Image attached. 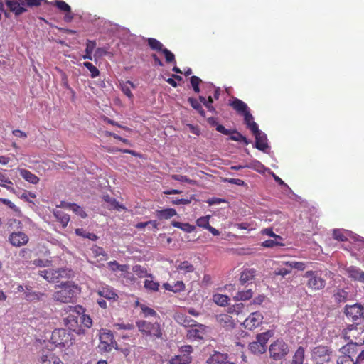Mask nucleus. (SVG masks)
I'll list each match as a JSON object with an SVG mask.
<instances>
[{"mask_svg":"<svg viewBox=\"0 0 364 364\" xmlns=\"http://www.w3.org/2000/svg\"><path fill=\"white\" fill-rule=\"evenodd\" d=\"M60 289L53 294V299L60 303H73L80 293V288L73 282H62Z\"/></svg>","mask_w":364,"mask_h":364,"instance_id":"1","label":"nucleus"},{"mask_svg":"<svg viewBox=\"0 0 364 364\" xmlns=\"http://www.w3.org/2000/svg\"><path fill=\"white\" fill-rule=\"evenodd\" d=\"M304 277L306 279V286L312 291H319L325 288L326 280L318 271L309 270L305 272Z\"/></svg>","mask_w":364,"mask_h":364,"instance_id":"2","label":"nucleus"},{"mask_svg":"<svg viewBox=\"0 0 364 364\" xmlns=\"http://www.w3.org/2000/svg\"><path fill=\"white\" fill-rule=\"evenodd\" d=\"M289 352V346L282 339H277L269 347V357L276 361L284 359Z\"/></svg>","mask_w":364,"mask_h":364,"instance_id":"3","label":"nucleus"},{"mask_svg":"<svg viewBox=\"0 0 364 364\" xmlns=\"http://www.w3.org/2000/svg\"><path fill=\"white\" fill-rule=\"evenodd\" d=\"M343 313L348 320L356 324L364 321V305L360 303L346 305Z\"/></svg>","mask_w":364,"mask_h":364,"instance_id":"4","label":"nucleus"},{"mask_svg":"<svg viewBox=\"0 0 364 364\" xmlns=\"http://www.w3.org/2000/svg\"><path fill=\"white\" fill-rule=\"evenodd\" d=\"M73 335L63 328L55 329L50 337V341L59 347L69 346L73 344Z\"/></svg>","mask_w":364,"mask_h":364,"instance_id":"5","label":"nucleus"},{"mask_svg":"<svg viewBox=\"0 0 364 364\" xmlns=\"http://www.w3.org/2000/svg\"><path fill=\"white\" fill-rule=\"evenodd\" d=\"M343 336L350 343H353L358 346L364 344V331L363 330V327L349 325L348 327L343 331Z\"/></svg>","mask_w":364,"mask_h":364,"instance_id":"6","label":"nucleus"},{"mask_svg":"<svg viewBox=\"0 0 364 364\" xmlns=\"http://www.w3.org/2000/svg\"><path fill=\"white\" fill-rule=\"evenodd\" d=\"M332 353L331 348L321 345L312 349L311 358L316 364H324L331 361Z\"/></svg>","mask_w":364,"mask_h":364,"instance_id":"7","label":"nucleus"},{"mask_svg":"<svg viewBox=\"0 0 364 364\" xmlns=\"http://www.w3.org/2000/svg\"><path fill=\"white\" fill-rule=\"evenodd\" d=\"M139 330L144 335L153 338L159 337V324L157 323H151L146 321L136 322Z\"/></svg>","mask_w":364,"mask_h":364,"instance_id":"8","label":"nucleus"},{"mask_svg":"<svg viewBox=\"0 0 364 364\" xmlns=\"http://www.w3.org/2000/svg\"><path fill=\"white\" fill-rule=\"evenodd\" d=\"M206 332L207 326L196 322V325L187 331L186 338L190 341H200L204 338Z\"/></svg>","mask_w":364,"mask_h":364,"instance_id":"9","label":"nucleus"},{"mask_svg":"<svg viewBox=\"0 0 364 364\" xmlns=\"http://www.w3.org/2000/svg\"><path fill=\"white\" fill-rule=\"evenodd\" d=\"M64 274H67L64 269H49L39 272V274L50 282H58L60 278L64 277Z\"/></svg>","mask_w":364,"mask_h":364,"instance_id":"10","label":"nucleus"},{"mask_svg":"<svg viewBox=\"0 0 364 364\" xmlns=\"http://www.w3.org/2000/svg\"><path fill=\"white\" fill-rule=\"evenodd\" d=\"M263 321V315L259 311L251 313L244 321L243 326L247 330H252L258 327Z\"/></svg>","mask_w":364,"mask_h":364,"instance_id":"11","label":"nucleus"},{"mask_svg":"<svg viewBox=\"0 0 364 364\" xmlns=\"http://www.w3.org/2000/svg\"><path fill=\"white\" fill-rule=\"evenodd\" d=\"M215 320L218 326L227 331L233 329L236 325L235 319L227 313L216 315Z\"/></svg>","mask_w":364,"mask_h":364,"instance_id":"12","label":"nucleus"},{"mask_svg":"<svg viewBox=\"0 0 364 364\" xmlns=\"http://www.w3.org/2000/svg\"><path fill=\"white\" fill-rule=\"evenodd\" d=\"M52 6H56L60 11L65 12L64 21L70 22L74 18V14L71 11V7L63 0H54L50 3Z\"/></svg>","mask_w":364,"mask_h":364,"instance_id":"13","label":"nucleus"},{"mask_svg":"<svg viewBox=\"0 0 364 364\" xmlns=\"http://www.w3.org/2000/svg\"><path fill=\"white\" fill-rule=\"evenodd\" d=\"M40 363L41 364H63L60 358L50 350H42Z\"/></svg>","mask_w":364,"mask_h":364,"instance_id":"14","label":"nucleus"},{"mask_svg":"<svg viewBox=\"0 0 364 364\" xmlns=\"http://www.w3.org/2000/svg\"><path fill=\"white\" fill-rule=\"evenodd\" d=\"M5 4L10 11L16 16H20L27 11L23 0H5Z\"/></svg>","mask_w":364,"mask_h":364,"instance_id":"15","label":"nucleus"},{"mask_svg":"<svg viewBox=\"0 0 364 364\" xmlns=\"http://www.w3.org/2000/svg\"><path fill=\"white\" fill-rule=\"evenodd\" d=\"M9 241L14 247H21L28 243V237L22 232H14L9 235Z\"/></svg>","mask_w":364,"mask_h":364,"instance_id":"16","label":"nucleus"},{"mask_svg":"<svg viewBox=\"0 0 364 364\" xmlns=\"http://www.w3.org/2000/svg\"><path fill=\"white\" fill-rule=\"evenodd\" d=\"M255 137L254 146L262 151H265L268 148L267 137L265 134L257 129V132H252Z\"/></svg>","mask_w":364,"mask_h":364,"instance_id":"17","label":"nucleus"},{"mask_svg":"<svg viewBox=\"0 0 364 364\" xmlns=\"http://www.w3.org/2000/svg\"><path fill=\"white\" fill-rule=\"evenodd\" d=\"M97 294L109 301H117L119 298L114 288L108 285L102 286L98 289Z\"/></svg>","mask_w":364,"mask_h":364,"instance_id":"18","label":"nucleus"},{"mask_svg":"<svg viewBox=\"0 0 364 364\" xmlns=\"http://www.w3.org/2000/svg\"><path fill=\"white\" fill-rule=\"evenodd\" d=\"M228 356L226 353L215 352L208 358V363L210 364H235L228 360Z\"/></svg>","mask_w":364,"mask_h":364,"instance_id":"19","label":"nucleus"},{"mask_svg":"<svg viewBox=\"0 0 364 364\" xmlns=\"http://www.w3.org/2000/svg\"><path fill=\"white\" fill-rule=\"evenodd\" d=\"M347 272L351 279L364 283V272L360 268L350 266L347 269Z\"/></svg>","mask_w":364,"mask_h":364,"instance_id":"20","label":"nucleus"},{"mask_svg":"<svg viewBox=\"0 0 364 364\" xmlns=\"http://www.w3.org/2000/svg\"><path fill=\"white\" fill-rule=\"evenodd\" d=\"M176 269L179 273H181L183 274L192 273L195 271L194 266L188 261H177L176 264Z\"/></svg>","mask_w":364,"mask_h":364,"instance_id":"21","label":"nucleus"},{"mask_svg":"<svg viewBox=\"0 0 364 364\" xmlns=\"http://www.w3.org/2000/svg\"><path fill=\"white\" fill-rule=\"evenodd\" d=\"M103 200L106 203V207L109 210H120L124 209V206L120 205L114 198L110 197L109 195H105L102 197Z\"/></svg>","mask_w":364,"mask_h":364,"instance_id":"22","label":"nucleus"},{"mask_svg":"<svg viewBox=\"0 0 364 364\" xmlns=\"http://www.w3.org/2000/svg\"><path fill=\"white\" fill-rule=\"evenodd\" d=\"M176 321L181 325L186 327H192L196 325V321L183 314H177L175 316Z\"/></svg>","mask_w":364,"mask_h":364,"instance_id":"23","label":"nucleus"},{"mask_svg":"<svg viewBox=\"0 0 364 364\" xmlns=\"http://www.w3.org/2000/svg\"><path fill=\"white\" fill-rule=\"evenodd\" d=\"M18 171L21 176L26 181L32 184H37L39 182V178L28 170L25 168H18Z\"/></svg>","mask_w":364,"mask_h":364,"instance_id":"24","label":"nucleus"},{"mask_svg":"<svg viewBox=\"0 0 364 364\" xmlns=\"http://www.w3.org/2000/svg\"><path fill=\"white\" fill-rule=\"evenodd\" d=\"M231 107L238 113L244 114L249 111L247 105L241 100L234 99L230 104Z\"/></svg>","mask_w":364,"mask_h":364,"instance_id":"25","label":"nucleus"},{"mask_svg":"<svg viewBox=\"0 0 364 364\" xmlns=\"http://www.w3.org/2000/svg\"><path fill=\"white\" fill-rule=\"evenodd\" d=\"M242 115L244 116V121L247 127L249 128L252 132H257V129H259L258 125L254 121V118L250 111L246 112V113Z\"/></svg>","mask_w":364,"mask_h":364,"instance_id":"26","label":"nucleus"},{"mask_svg":"<svg viewBox=\"0 0 364 364\" xmlns=\"http://www.w3.org/2000/svg\"><path fill=\"white\" fill-rule=\"evenodd\" d=\"M230 132V139L234 141L243 142L245 145L249 144V140L237 129H228Z\"/></svg>","mask_w":364,"mask_h":364,"instance_id":"27","label":"nucleus"},{"mask_svg":"<svg viewBox=\"0 0 364 364\" xmlns=\"http://www.w3.org/2000/svg\"><path fill=\"white\" fill-rule=\"evenodd\" d=\"M163 287L166 290H168L174 293L183 291L185 289V284L182 281H177L173 285L169 283H164Z\"/></svg>","mask_w":364,"mask_h":364,"instance_id":"28","label":"nucleus"},{"mask_svg":"<svg viewBox=\"0 0 364 364\" xmlns=\"http://www.w3.org/2000/svg\"><path fill=\"white\" fill-rule=\"evenodd\" d=\"M255 269H246L242 271L240 274V282L242 284H245L250 281L252 280L255 276Z\"/></svg>","mask_w":364,"mask_h":364,"instance_id":"29","label":"nucleus"},{"mask_svg":"<svg viewBox=\"0 0 364 364\" xmlns=\"http://www.w3.org/2000/svg\"><path fill=\"white\" fill-rule=\"evenodd\" d=\"M93 256L97 259V261H105L107 259V254L101 247L94 245L91 248Z\"/></svg>","mask_w":364,"mask_h":364,"instance_id":"30","label":"nucleus"},{"mask_svg":"<svg viewBox=\"0 0 364 364\" xmlns=\"http://www.w3.org/2000/svg\"><path fill=\"white\" fill-rule=\"evenodd\" d=\"M305 358V349L302 346H299L292 358L291 364H303Z\"/></svg>","mask_w":364,"mask_h":364,"instance_id":"31","label":"nucleus"},{"mask_svg":"<svg viewBox=\"0 0 364 364\" xmlns=\"http://www.w3.org/2000/svg\"><path fill=\"white\" fill-rule=\"evenodd\" d=\"M274 335L272 331L268 330L265 332L259 333L257 335L256 341L258 343L263 345L264 347H267V343L268 341L272 338Z\"/></svg>","mask_w":364,"mask_h":364,"instance_id":"32","label":"nucleus"},{"mask_svg":"<svg viewBox=\"0 0 364 364\" xmlns=\"http://www.w3.org/2000/svg\"><path fill=\"white\" fill-rule=\"evenodd\" d=\"M192 362L191 355H175L170 360V364H191Z\"/></svg>","mask_w":364,"mask_h":364,"instance_id":"33","label":"nucleus"},{"mask_svg":"<svg viewBox=\"0 0 364 364\" xmlns=\"http://www.w3.org/2000/svg\"><path fill=\"white\" fill-rule=\"evenodd\" d=\"M348 292L344 289H337L334 291L333 298L337 303H343L347 301Z\"/></svg>","mask_w":364,"mask_h":364,"instance_id":"34","label":"nucleus"},{"mask_svg":"<svg viewBox=\"0 0 364 364\" xmlns=\"http://www.w3.org/2000/svg\"><path fill=\"white\" fill-rule=\"evenodd\" d=\"M249 349L252 353L260 355L266 352L267 347H264L263 345L258 343L257 341H255L250 343Z\"/></svg>","mask_w":364,"mask_h":364,"instance_id":"35","label":"nucleus"},{"mask_svg":"<svg viewBox=\"0 0 364 364\" xmlns=\"http://www.w3.org/2000/svg\"><path fill=\"white\" fill-rule=\"evenodd\" d=\"M113 336L112 333H104L100 336V341L102 344H105L103 348L106 351H109L111 350L110 345L113 342Z\"/></svg>","mask_w":364,"mask_h":364,"instance_id":"36","label":"nucleus"},{"mask_svg":"<svg viewBox=\"0 0 364 364\" xmlns=\"http://www.w3.org/2000/svg\"><path fill=\"white\" fill-rule=\"evenodd\" d=\"M135 307H139L144 317L155 316L156 312L151 308L146 306L145 304H141L139 300L135 301Z\"/></svg>","mask_w":364,"mask_h":364,"instance_id":"37","label":"nucleus"},{"mask_svg":"<svg viewBox=\"0 0 364 364\" xmlns=\"http://www.w3.org/2000/svg\"><path fill=\"white\" fill-rule=\"evenodd\" d=\"M208 124L212 126V127H215V129L224 134V135H228L230 132L228 131V129H226L223 125L222 124H218V121H217V119L215 118V117H209L208 119Z\"/></svg>","mask_w":364,"mask_h":364,"instance_id":"38","label":"nucleus"},{"mask_svg":"<svg viewBox=\"0 0 364 364\" xmlns=\"http://www.w3.org/2000/svg\"><path fill=\"white\" fill-rule=\"evenodd\" d=\"M53 213L56 219L62 224L63 227H66L70 220V216L60 210H55Z\"/></svg>","mask_w":364,"mask_h":364,"instance_id":"39","label":"nucleus"},{"mask_svg":"<svg viewBox=\"0 0 364 364\" xmlns=\"http://www.w3.org/2000/svg\"><path fill=\"white\" fill-rule=\"evenodd\" d=\"M171 225L173 227L180 228L181 230L187 233H191L195 230V226L191 225L188 223H183L177 221H172Z\"/></svg>","mask_w":364,"mask_h":364,"instance_id":"40","label":"nucleus"},{"mask_svg":"<svg viewBox=\"0 0 364 364\" xmlns=\"http://www.w3.org/2000/svg\"><path fill=\"white\" fill-rule=\"evenodd\" d=\"M358 346L353 344V343H348L346 346H343L341 350V353L344 355H355V358L356 357L358 350H357Z\"/></svg>","mask_w":364,"mask_h":364,"instance_id":"41","label":"nucleus"},{"mask_svg":"<svg viewBox=\"0 0 364 364\" xmlns=\"http://www.w3.org/2000/svg\"><path fill=\"white\" fill-rule=\"evenodd\" d=\"M161 53H162L164 55V58L166 59V62L167 63H176L175 55L174 54L168 50L166 48L163 47V45L161 43Z\"/></svg>","mask_w":364,"mask_h":364,"instance_id":"42","label":"nucleus"},{"mask_svg":"<svg viewBox=\"0 0 364 364\" xmlns=\"http://www.w3.org/2000/svg\"><path fill=\"white\" fill-rule=\"evenodd\" d=\"M253 295L252 291L251 289H247L245 291H240L235 296L234 299L236 301H246L252 298Z\"/></svg>","mask_w":364,"mask_h":364,"instance_id":"43","label":"nucleus"},{"mask_svg":"<svg viewBox=\"0 0 364 364\" xmlns=\"http://www.w3.org/2000/svg\"><path fill=\"white\" fill-rule=\"evenodd\" d=\"M188 101L194 109H196L202 117H205V111L198 100L193 97H189Z\"/></svg>","mask_w":364,"mask_h":364,"instance_id":"44","label":"nucleus"},{"mask_svg":"<svg viewBox=\"0 0 364 364\" xmlns=\"http://www.w3.org/2000/svg\"><path fill=\"white\" fill-rule=\"evenodd\" d=\"M213 301L218 305L225 306L228 304L230 298L226 295L217 294L213 296Z\"/></svg>","mask_w":364,"mask_h":364,"instance_id":"45","label":"nucleus"},{"mask_svg":"<svg viewBox=\"0 0 364 364\" xmlns=\"http://www.w3.org/2000/svg\"><path fill=\"white\" fill-rule=\"evenodd\" d=\"M337 364H356L355 362V355H340L337 360Z\"/></svg>","mask_w":364,"mask_h":364,"instance_id":"46","label":"nucleus"},{"mask_svg":"<svg viewBox=\"0 0 364 364\" xmlns=\"http://www.w3.org/2000/svg\"><path fill=\"white\" fill-rule=\"evenodd\" d=\"M96 43L95 41L87 40L86 43V49L85 53L86 54L83 56L84 59H89L92 60V53L95 48Z\"/></svg>","mask_w":364,"mask_h":364,"instance_id":"47","label":"nucleus"},{"mask_svg":"<svg viewBox=\"0 0 364 364\" xmlns=\"http://www.w3.org/2000/svg\"><path fill=\"white\" fill-rule=\"evenodd\" d=\"M247 168H252L259 173H264L265 170V166L257 160H254L250 164H247Z\"/></svg>","mask_w":364,"mask_h":364,"instance_id":"48","label":"nucleus"},{"mask_svg":"<svg viewBox=\"0 0 364 364\" xmlns=\"http://www.w3.org/2000/svg\"><path fill=\"white\" fill-rule=\"evenodd\" d=\"M83 65L90 72L92 78H95L100 75L99 70L90 62H84Z\"/></svg>","mask_w":364,"mask_h":364,"instance_id":"49","label":"nucleus"},{"mask_svg":"<svg viewBox=\"0 0 364 364\" xmlns=\"http://www.w3.org/2000/svg\"><path fill=\"white\" fill-rule=\"evenodd\" d=\"M24 7L26 9L28 8H33V7H38L41 6L43 2L47 3V0H23Z\"/></svg>","mask_w":364,"mask_h":364,"instance_id":"50","label":"nucleus"},{"mask_svg":"<svg viewBox=\"0 0 364 364\" xmlns=\"http://www.w3.org/2000/svg\"><path fill=\"white\" fill-rule=\"evenodd\" d=\"M68 206L77 215H80L81 218H85L87 216L86 213L83 210V209L77 205L75 203H69Z\"/></svg>","mask_w":364,"mask_h":364,"instance_id":"51","label":"nucleus"},{"mask_svg":"<svg viewBox=\"0 0 364 364\" xmlns=\"http://www.w3.org/2000/svg\"><path fill=\"white\" fill-rule=\"evenodd\" d=\"M279 239H269L264 241L262 243V246L264 247H273L275 246H283L284 244L279 242Z\"/></svg>","mask_w":364,"mask_h":364,"instance_id":"52","label":"nucleus"},{"mask_svg":"<svg viewBox=\"0 0 364 364\" xmlns=\"http://www.w3.org/2000/svg\"><path fill=\"white\" fill-rule=\"evenodd\" d=\"M210 216L206 215L199 218L196 220V225L200 227L205 229H207L208 225H210L209 220Z\"/></svg>","mask_w":364,"mask_h":364,"instance_id":"53","label":"nucleus"},{"mask_svg":"<svg viewBox=\"0 0 364 364\" xmlns=\"http://www.w3.org/2000/svg\"><path fill=\"white\" fill-rule=\"evenodd\" d=\"M176 215V211L173 208L161 210V218L169 219Z\"/></svg>","mask_w":364,"mask_h":364,"instance_id":"54","label":"nucleus"},{"mask_svg":"<svg viewBox=\"0 0 364 364\" xmlns=\"http://www.w3.org/2000/svg\"><path fill=\"white\" fill-rule=\"evenodd\" d=\"M130 85L131 87H132L133 88L135 87L134 85L133 84V82H132L131 81H127L126 82V84L123 85L122 86V90L123 92V93L127 96L128 97L129 99H132L133 98V94L130 90V88L127 86V85Z\"/></svg>","mask_w":364,"mask_h":364,"instance_id":"55","label":"nucleus"},{"mask_svg":"<svg viewBox=\"0 0 364 364\" xmlns=\"http://www.w3.org/2000/svg\"><path fill=\"white\" fill-rule=\"evenodd\" d=\"M190 82L194 92L198 93L200 92L199 85L202 80L197 76H192L190 79Z\"/></svg>","mask_w":364,"mask_h":364,"instance_id":"56","label":"nucleus"},{"mask_svg":"<svg viewBox=\"0 0 364 364\" xmlns=\"http://www.w3.org/2000/svg\"><path fill=\"white\" fill-rule=\"evenodd\" d=\"M172 178H173L176 181H178L180 182H186V183H187L188 184H191V185L196 184V181L188 178L186 176L173 175Z\"/></svg>","mask_w":364,"mask_h":364,"instance_id":"57","label":"nucleus"},{"mask_svg":"<svg viewBox=\"0 0 364 364\" xmlns=\"http://www.w3.org/2000/svg\"><path fill=\"white\" fill-rule=\"evenodd\" d=\"M0 202H1L3 204L7 205L9 208L12 209L15 213L17 214L21 213V210L19 208L16 206L11 200L6 198H0Z\"/></svg>","mask_w":364,"mask_h":364,"instance_id":"58","label":"nucleus"},{"mask_svg":"<svg viewBox=\"0 0 364 364\" xmlns=\"http://www.w3.org/2000/svg\"><path fill=\"white\" fill-rule=\"evenodd\" d=\"M333 236L334 239L338 241L347 240V237L345 235L343 232L341 230H334L333 232Z\"/></svg>","mask_w":364,"mask_h":364,"instance_id":"59","label":"nucleus"},{"mask_svg":"<svg viewBox=\"0 0 364 364\" xmlns=\"http://www.w3.org/2000/svg\"><path fill=\"white\" fill-rule=\"evenodd\" d=\"M80 321L85 327L90 328L92 325V318L88 315L82 314L80 316Z\"/></svg>","mask_w":364,"mask_h":364,"instance_id":"60","label":"nucleus"},{"mask_svg":"<svg viewBox=\"0 0 364 364\" xmlns=\"http://www.w3.org/2000/svg\"><path fill=\"white\" fill-rule=\"evenodd\" d=\"M159 284L153 282L152 280L146 279L144 282V287L147 289L157 291L159 289Z\"/></svg>","mask_w":364,"mask_h":364,"instance_id":"61","label":"nucleus"},{"mask_svg":"<svg viewBox=\"0 0 364 364\" xmlns=\"http://www.w3.org/2000/svg\"><path fill=\"white\" fill-rule=\"evenodd\" d=\"M108 267L114 271L116 272L117 270L123 271L124 268L122 265H120L117 261H111L107 263Z\"/></svg>","mask_w":364,"mask_h":364,"instance_id":"62","label":"nucleus"},{"mask_svg":"<svg viewBox=\"0 0 364 364\" xmlns=\"http://www.w3.org/2000/svg\"><path fill=\"white\" fill-rule=\"evenodd\" d=\"M6 184L13 185V183L8 176L0 172V186L4 187Z\"/></svg>","mask_w":364,"mask_h":364,"instance_id":"63","label":"nucleus"},{"mask_svg":"<svg viewBox=\"0 0 364 364\" xmlns=\"http://www.w3.org/2000/svg\"><path fill=\"white\" fill-rule=\"evenodd\" d=\"M262 234L274 237L275 239H279V240H282V237L279 235H276L272 228H265L262 231Z\"/></svg>","mask_w":364,"mask_h":364,"instance_id":"64","label":"nucleus"}]
</instances>
